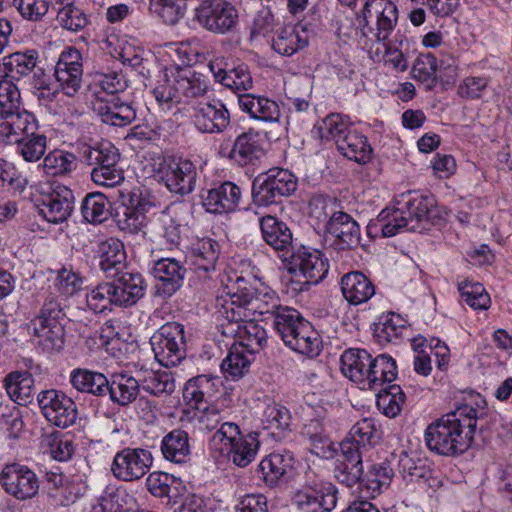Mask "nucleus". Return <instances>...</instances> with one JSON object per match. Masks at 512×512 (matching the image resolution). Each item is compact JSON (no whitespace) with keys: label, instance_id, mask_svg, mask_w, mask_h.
Here are the masks:
<instances>
[{"label":"nucleus","instance_id":"51","mask_svg":"<svg viewBox=\"0 0 512 512\" xmlns=\"http://www.w3.org/2000/svg\"><path fill=\"white\" fill-rule=\"evenodd\" d=\"M251 361L252 355L244 351L243 347L233 343L228 355L221 363V371L226 379L237 381L248 373Z\"/></svg>","mask_w":512,"mask_h":512},{"label":"nucleus","instance_id":"48","mask_svg":"<svg viewBox=\"0 0 512 512\" xmlns=\"http://www.w3.org/2000/svg\"><path fill=\"white\" fill-rule=\"evenodd\" d=\"M353 125L345 116L332 113L315 124L312 133L322 141H333L335 145L350 131Z\"/></svg>","mask_w":512,"mask_h":512},{"label":"nucleus","instance_id":"41","mask_svg":"<svg viewBox=\"0 0 512 512\" xmlns=\"http://www.w3.org/2000/svg\"><path fill=\"white\" fill-rule=\"evenodd\" d=\"M4 388L7 395L15 403L25 406L34 394V378L28 371H12L4 378Z\"/></svg>","mask_w":512,"mask_h":512},{"label":"nucleus","instance_id":"5","mask_svg":"<svg viewBox=\"0 0 512 512\" xmlns=\"http://www.w3.org/2000/svg\"><path fill=\"white\" fill-rule=\"evenodd\" d=\"M210 448L219 452L238 467H246L256 458L260 448L258 434L242 435L238 424H226L218 433H213L209 441Z\"/></svg>","mask_w":512,"mask_h":512},{"label":"nucleus","instance_id":"43","mask_svg":"<svg viewBox=\"0 0 512 512\" xmlns=\"http://www.w3.org/2000/svg\"><path fill=\"white\" fill-rule=\"evenodd\" d=\"M175 77L184 102L203 97L209 91L210 82L208 77L191 68L178 70Z\"/></svg>","mask_w":512,"mask_h":512},{"label":"nucleus","instance_id":"57","mask_svg":"<svg viewBox=\"0 0 512 512\" xmlns=\"http://www.w3.org/2000/svg\"><path fill=\"white\" fill-rule=\"evenodd\" d=\"M81 214L88 223H103L110 214L107 197L101 192L87 194L81 204Z\"/></svg>","mask_w":512,"mask_h":512},{"label":"nucleus","instance_id":"17","mask_svg":"<svg viewBox=\"0 0 512 512\" xmlns=\"http://www.w3.org/2000/svg\"><path fill=\"white\" fill-rule=\"evenodd\" d=\"M191 119L195 129L206 134L223 133L231 123L230 112L221 100L199 102L192 107Z\"/></svg>","mask_w":512,"mask_h":512},{"label":"nucleus","instance_id":"63","mask_svg":"<svg viewBox=\"0 0 512 512\" xmlns=\"http://www.w3.org/2000/svg\"><path fill=\"white\" fill-rule=\"evenodd\" d=\"M116 295L110 281L101 282L86 294V303L94 313L111 311L112 306H118Z\"/></svg>","mask_w":512,"mask_h":512},{"label":"nucleus","instance_id":"3","mask_svg":"<svg viewBox=\"0 0 512 512\" xmlns=\"http://www.w3.org/2000/svg\"><path fill=\"white\" fill-rule=\"evenodd\" d=\"M228 288V299H217V313L231 319L254 318L269 315L273 319L284 306L277 294L269 288L256 289L247 285L243 277H237Z\"/></svg>","mask_w":512,"mask_h":512},{"label":"nucleus","instance_id":"16","mask_svg":"<svg viewBox=\"0 0 512 512\" xmlns=\"http://www.w3.org/2000/svg\"><path fill=\"white\" fill-rule=\"evenodd\" d=\"M0 483L7 494L20 501L33 498L39 490L35 472L19 463L4 466L0 473Z\"/></svg>","mask_w":512,"mask_h":512},{"label":"nucleus","instance_id":"36","mask_svg":"<svg viewBox=\"0 0 512 512\" xmlns=\"http://www.w3.org/2000/svg\"><path fill=\"white\" fill-rule=\"evenodd\" d=\"M369 366L363 389L376 391L383 388L385 384L392 385L391 383L397 377L396 361L388 354H380L372 358Z\"/></svg>","mask_w":512,"mask_h":512},{"label":"nucleus","instance_id":"29","mask_svg":"<svg viewBox=\"0 0 512 512\" xmlns=\"http://www.w3.org/2000/svg\"><path fill=\"white\" fill-rule=\"evenodd\" d=\"M341 453L338 455L334 476L337 481L347 487L360 484L363 476V456L356 452L351 444H340Z\"/></svg>","mask_w":512,"mask_h":512},{"label":"nucleus","instance_id":"26","mask_svg":"<svg viewBox=\"0 0 512 512\" xmlns=\"http://www.w3.org/2000/svg\"><path fill=\"white\" fill-rule=\"evenodd\" d=\"M217 243L209 238L198 239L192 243L186 254V261L199 278H210L216 270L218 260Z\"/></svg>","mask_w":512,"mask_h":512},{"label":"nucleus","instance_id":"44","mask_svg":"<svg viewBox=\"0 0 512 512\" xmlns=\"http://www.w3.org/2000/svg\"><path fill=\"white\" fill-rule=\"evenodd\" d=\"M163 457L176 464H184L190 460V445L187 432L175 429L165 435L161 441Z\"/></svg>","mask_w":512,"mask_h":512},{"label":"nucleus","instance_id":"40","mask_svg":"<svg viewBox=\"0 0 512 512\" xmlns=\"http://www.w3.org/2000/svg\"><path fill=\"white\" fill-rule=\"evenodd\" d=\"M336 147L343 156L359 164H366L372 158L373 149L367 137L355 127L346 132Z\"/></svg>","mask_w":512,"mask_h":512},{"label":"nucleus","instance_id":"21","mask_svg":"<svg viewBox=\"0 0 512 512\" xmlns=\"http://www.w3.org/2000/svg\"><path fill=\"white\" fill-rule=\"evenodd\" d=\"M151 273L157 281L155 294L168 299L182 287L186 269L175 258H161L153 262Z\"/></svg>","mask_w":512,"mask_h":512},{"label":"nucleus","instance_id":"9","mask_svg":"<svg viewBox=\"0 0 512 512\" xmlns=\"http://www.w3.org/2000/svg\"><path fill=\"white\" fill-rule=\"evenodd\" d=\"M150 343L160 365L176 366L185 357L184 326L177 322H168L154 333Z\"/></svg>","mask_w":512,"mask_h":512},{"label":"nucleus","instance_id":"62","mask_svg":"<svg viewBox=\"0 0 512 512\" xmlns=\"http://www.w3.org/2000/svg\"><path fill=\"white\" fill-rule=\"evenodd\" d=\"M141 389L155 397L170 395L175 389L172 375L166 371H150L140 379Z\"/></svg>","mask_w":512,"mask_h":512},{"label":"nucleus","instance_id":"61","mask_svg":"<svg viewBox=\"0 0 512 512\" xmlns=\"http://www.w3.org/2000/svg\"><path fill=\"white\" fill-rule=\"evenodd\" d=\"M442 65L443 62L438 65L436 57L431 53H422L414 61L412 77L421 82L427 90H430L437 82V71L441 69Z\"/></svg>","mask_w":512,"mask_h":512},{"label":"nucleus","instance_id":"25","mask_svg":"<svg viewBox=\"0 0 512 512\" xmlns=\"http://www.w3.org/2000/svg\"><path fill=\"white\" fill-rule=\"evenodd\" d=\"M327 234L333 238L332 245L338 250L356 248L361 240L358 223L346 212H334L327 224Z\"/></svg>","mask_w":512,"mask_h":512},{"label":"nucleus","instance_id":"50","mask_svg":"<svg viewBox=\"0 0 512 512\" xmlns=\"http://www.w3.org/2000/svg\"><path fill=\"white\" fill-rule=\"evenodd\" d=\"M39 52L35 49H27L25 51L15 52L5 56L3 66L7 74L15 80H20L31 74L37 66Z\"/></svg>","mask_w":512,"mask_h":512},{"label":"nucleus","instance_id":"14","mask_svg":"<svg viewBox=\"0 0 512 512\" xmlns=\"http://www.w3.org/2000/svg\"><path fill=\"white\" fill-rule=\"evenodd\" d=\"M39 407L52 425L67 428L77 420V407L74 401L62 391L48 389L37 396Z\"/></svg>","mask_w":512,"mask_h":512},{"label":"nucleus","instance_id":"7","mask_svg":"<svg viewBox=\"0 0 512 512\" xmlns=\"http://www.w3.org/2000/svg\"><path fill=\"white\" fill-rule=\"evenodd\" d=\"M297 188V178L289 170L271 168L258 175L252 182V199L258 206L277 203L282 197H288Z\"/></svg>","mask_w":512,"mask_h":512},{"label":"nucleus","instance_id":"55","mask_svg":"<svg viewBox=\"0 0 512 512\" xmlns=\"http://www.w3.org/2000/svg\"><path fill=\"white\" fill-rule=\"evenodd\" d=\"M151 92L159 107L164 111H170L181 102H184L178 89L175 74H173L172 78L164 74L162 78L157 81Z\"/></svg>","mask_w":512,"mask_h":512},{"label":"nucleus","instance_id":"64","mask_svg":"<svg viewBox=\"0 0 512 512\" xmlns=\"http://www.w3.org/2000/svg\"><path fill=\"white\" fill-rule=\"evenodd\" d=\"M458 290L462 300L471 308L475 310H486L489 308L490 296L481 283L465 279L458 282Z\"/></svg>","mask_w":512,"mask_h":512},{"label":"nucleus","instance_id":"28","mask_svg":"<svg viewBox=\"0 0 512 512\" xmlns=\"http://www.w3.org/2000/svg\"><path fill=\"white\" fill-rule=\"evenodd\" d=\"M262 238L266 244L275 251L282 253L285 260L292 253V232L287 224L272 215H265L259 219Z\"/></svg>","mask_w":512,"mask_h":512},{"label":"nucleus","instance_id":"45","mask_svg":"<svg viewBox=\"0 0 512 512\" xmlns=\"http://www.w3.org/2000/svg\"><path fill=\"white\" fill-rule=\"evenodd\" d=\"M149 232L155 238L164 240V244L169 249L180 244L181 225L164 211L153 215L150 220Z\"/></svg>","mask_w":512,"mask_h":512},{"label":"nucleus","instance_id":"46","mask_svg":"<svg viewBox=\"0 0 512 512\" xmlns=\"http://www.w3.org/2000/svg\"><path fill=\"white\" fill-rule=\"evenodd\" d=\"M406 329L407 320L390 312L378 318V322L374 324L373 336L380 345H385L402 338Z\"/></svg>","mask_w":512,"mask_h":512},{"label":"nucleus","instance_id":"38","mask_svg":"<svg viewBox=\"0 0 512 512\" xmlns=\"http://www.w3.org/2000/svg\"><path fill=\"white\" fill-rule=\"evenodd\" d=\"M372 356L365 349L349 348L340 358L341 371L350 380L363 389L365 376L371 364Z\"/></svg>","mask_w":512,"mask_h":512},{"label":"nucleus","instance_id":"33","mask_svg":"<svg viewBox=\"0 0 512 512\" xmlns=\"http://www.w3.org/2000/svg\"><path fill=\"white\" fill-rule=\"evenodd\" d=\"M97 254L100 270L106 278L117 275V272L128 267L124 244L118 238L110 237L101 241Z\"/></svg>","mask_w":512,"mask_h":512},{"label":"nucleus","instance_id":"23","mask_svg":"<svg viewBox=\"0 0 512 512\" xmlns=\"http://www.w3.org/2000/svg\"><path fill=\"white\" fill-rule=\"evenodd\" d=\"M75 196L73 191L64 185H56L52 192L45 195L39 205V214L50 223H62L66 221L73 209Z\"/></svg>","mask_w":512,"mask_h":512},{"label":"nucleus","instance_id":"4","mask_svg":"<svg viewBox=\"0 0 512 512\" xmlns=\"http://www.w3.org/2000/svg\"><path fill=\"white\" fill-rule=\"evenodd\" d=\"M69 301L51 291H47L38 315L31 321L39 344L48 352H59L65 344L64 321L67 318Z\"/></svg>","mask_w":512,"mask_h":512},{"label":"nucleus","instance_id":"18","mask_svg":"<svg viewBox=\"0 0 512 512\" xmlns=\"http://www.w3.org/2000/svg\"><path fill=\"white\" fill-rule=\"evenodd\" d=\"M59 89L67 95H75L82 86V55L75 48L65 49L59 56L54 69Z\"/></svg>","mask_w":512,"mask_h":512},{"label":"nucleus","instance_id":"22","mask_svg":"<svg viewBox=\"0 0 512 512\" xmlns=\"http://www.w3.org/2000/svg\"><path fill=\"white\" fill-rule=\"evenodd\" d=\"M113 292L118 301V307H130L136 304L144 295L147 284L143 276L129 267L109 276Z\"/></svg>","mask_w":512,"mask_h":512},{"label":"nucleus","instance_id":"6","mask_svg":"<svg viewBox=\"0 0 512 512\" xmlns=\"http://www.w3.org/2000/svg\"><path fill=\"white\" fill-rule=\"evenodd\" d=\"M398 18V8L392 0H367L356 20L366 42L380 43L389 40Z\"/></svg>","mask_w":512,"mask_h":512},{"label":"nucleus","instance_id":"13","mask_svg":"<svg viewBox=\"0 0 512 512\" xmlns=\"http://www.w3.org/2000/svg\"><path fill=\"white\" fill-rule=\"evenodd\" d=\"M152 464L153 456L150 450L125 447L114 455L111 472L120 481L132 482L145 476Z\"/></svg>","mask_w":512,"mask_h":512},{"label":"nucleus","instance_id":"42","mask_svg":"<svg viewBox=\"0 0 512 512\" xmlns=\"http://www.w3.org/2000/svg\"><path fill=\"white\" fill-rule=\"evenodd\" d=\"M141 390L140 379L135 377L117 373L112 375L111 380L108 381V391L112 402L120 406H127L134 402Z\"/></svg>","mask_w":512,"mask_h":512},{"label":"nucleus","instance_id":"12","mask_svg":"<svg viewBox=\"0 0 512 512\" xmlns=\"http://www.w3.org/2000/svg\"><path fill=\"white\" fill-rule=\"evenodd\" d=\"M159 174L170 192L188 195L194 191L198 169L189 159L166 158L160 163Z\"/></svg>","mask_w":512,"mask_h":512},{"label":"nucleus","instance_id":"58","mask_svg":"<svg viewBox=\"0 0 512 512\" xmlns=\"http://www.w3.org/2000/svg\"><path fill=\"white\" fill-rule=\"evenodd\" d=\"M291 413L288 408L279 403H268L262 414V423L265 429L277 431V436L283 437L287 431H290Z\"/></svg>","mask_w":512,"mask_h":512},{"label":"nucleus","instance_id":"10","mask_svg":"<svg viewBox=\"0 0 512 512\" xmlns=\"http://www.w3.org/2000/svg\"><path fill=\"white\" fill-rule=\"evenodd\" d=\"M289 270L305 278V281L291 279L290 285L294 291L307 290L310 285L321 282L329 271V262L318 250L300 249L297 253H291Z\"/></svg>","mask_w":512,"mask_h":512},{"label":"nucleus","instance_id":"27","mask_svg":"<svg viewBox=\"0 0 512 512\" xmlns=\"http://www.w3.org/2000/svg\"><path fill=\"white\" fill-rule=\"evenodd\" d=\"M225 155L240 166L255 165L265 155L264 141L258 132L248 130L236 137Z\"/></svg>","mask_w":512,"mask_h":512},{"label":"nucleus","instance_id":"20","mask_svg":"<svg viewBox=\"0 0 512 512\" xmlns=\"http://www.w3.org/2000/svg\"><path fill=\"white\" fill-rule=\"evenodd\" d=\"M295 458L290 451L273 452L258 464L261 478L268 487H281L293 478Z\"/></svg>","mask_w":512,"mask_h":512},{"label":"nucleus","instance_id":"30","mask_svg":"<svg viewBox=\"0 0 512 512\" xmlns=\"http://www.w3.org/2000/svg\"><path fill=\"white\" fill-rule=\"evenodd\" d=\"M76 151L83 161L93 166L91 171L119 166L120 154L110 142H78Z\"/></svg>","mask_w":512,"mask_h":512},{"label":"nucleus","instance_id":"2","mask_svg":"<svg viewBox=\"0 0 512 512\" xmlns=\"http://www.w3.org/2000/svg\"><path fill=\"white\" fill-rule=\"evenodd\" d=\"M436 216V200L432 194L409 193L403 207L383 209L368 225V233L393 237L405 228L422 232L428 229Z\"/></svg>","mask_w":512,"mask_h":512},{"label":"nucleus","instance_id":"56","mask_svg":"<svg viewBox=\"0 0 512 512\" xmlns=\"http://www.w3.org/2000/svg\"><path fill=\"white\" fill-rule=\"evenodd\" d=\"M41 167L48 176H66L76 169V156L71 152L56 149L44 157Z\"/></svg>","mask_w":512,"mask_h":512},{"label":"nucleus","instance_id":"32","mask_svg":"<svg viewBox=\"0 0 512 512\" xmlns=\"http://www.w3.org/2000/svg\"><path fill=\"white\" fill-rule=\"evenodd\" d=\"M38 123L35 116L23 109L20 105L18 111H13L0 122V137L13 143L37 131Z\"/></svg>","mask_w":512,"mask_h":512},{"label":"nucleus","instance_id":"39","mask_svg":"<svg viewBox=\"0 0 512 512\" xmlns=\"http://www.w3.org/2000/svg\"><path fill=\"white\" fill-rule=\"evenodd\" d=\"M307 45V32L301 25L282 27L272 39V48L283 56H292Z\"/></svg>","mask_w":512,"mask_h":512},{"label":"nucleus","instance_id":"24","mask_svg":"<svg viewBox=\"0 0 512 512\" xmlns=\"http://www.w3.org/2000/svg\"><path fill=\"white\" fill-rule=\"evenodd\" d=\"M201 198L207 212L228 214L239 208L242 191L237 184L225 181L202 193Z\"/></svg>","mask_w":512,"mask_h":512},{"label":"nucleus","instance_id":"19","mask_svg":"<svg viewBox=\"0 0 512 512\" xmlns=\"http://www.w3.org/2000/svg\"><path fill=\"white\" fill-rule=\"evenodd\" d=\"M92 108L103 123L111 126H128L137 116L133 105L115 94L97 95Z\"/></svg>","mask_w":512,"mask_h":512},{"label":"nucleus","instance_id":"59","mask_svg":"<svg viewBox=\"0 0 512 512\" xmlns=\"http://www.w3.org/2000/svg\"><path fill=\"white\" fill-rule=\"evenodd\" d=\"M376 391V404L378 409L389 418L398 416L406 399L401 387L392 384Z\"/></svg>","mask_w":512,"mask_h":512},{"label":"nucleus","instance_id":"54","mask_svg":"<svg viewBox=\"0 0 512 512\" xmlns=\"http://www.w3.org/2000/svg\"><path fill=\"white\" fill-rule=\"evenodd\" d=\"M302 435L310 442V450L313 454L328 458L333 455L331 441L328 438L322 420L312 419L304 425Z\"/></svg>","mask_w":512,"mask_h":512},{"label":"nucleus","instance_id":"1","mask_svg":"<svg viewBox=\"0 0 512 512\" xmlns=\"http://www.w3.org/2000/svg\"><path fill=\"white\" fill-rule=\"evenodd\" d=\"M479 411L462 405L429 424L424 439L430 451L441 456H457L466 452L474 439Z\"/></svg>","mask_w":512,"mask_h":512},{"label":"nucleus","instance_id":"15","mask_svg":"<svg viewBox=\"0 0 512 512\" xmlns=\"http://www.w3.org/2000/svg\"><path fill=\"white\" fill-rule=\"evenodd\" d=\"M336 493L332 484L314 479L295 493L293 502L302 512H331L337 503Z\"/></svg>","mask_w":512,"mask_h":512},{"label":"nucleus","instance_id":"34","mask_svg":"<svg viewBox=\"0 0 512 512\" xmlns=\"http://www.w3.org/2000/svg\"><path fill=\"white\" fill-rule=\"evenodd\" d=\"M239 107L250 118L266 123H276L280 120L281 111L279 105L264 96L254 94H240Z\"/></svg>","mask_w":512,"mask_h":512},{"label":"nucleus","instance_id":"35","mask_svg":"<svg viewBox=\"0 0 512 512\" xmlns=\"http://www.w3.org/2000/svg\"><path fill=\"white\" fill-rule=\"evenodd\" d=\"M343 297L351 305H360L367 302L375 294L372 281L360 271L344 274L340 281Z\"/></svg>","mask_w":512,"mask_h":512},{"label":"nucleus","instance_id":"8","mask_svg":"<svg viewBox=\"0 0 512 512\" xmlns=\"http://www.w3.org/2000/svg\"><path fill=\"white\" fill-rule=\"evenodd\" d=\"M219 331L225 337L236 339L234 343L243 347L249 355L260 352L268 342L266 330L258 324L254 318L231 319L230 317H220L217 313Z\"/></svg>","mask_w":512,"mask_h":512},{"label":"nucleus","instance_id":"49","mask_svg":"<svg viewBox=\"0 0 512 512\" xmlns=\"http://www.w3.org/2000/svg\"><path fill=\"white\" fill-rule=\"evenodd\" d=\"M379 438L375 422L371 418H364L352 426L349 437L340 444H351L356 452L365 454Z\"/></svg>","mask_w":512,"mask_h":512},{"label":"nucleus","instance_id":"11","mask_svg":"<svg viewBox=\"0 0 512 512\" xmlns=\"http://www.w3.org/2000/svg\"><path fill=\"white\" fill-rule=\"evenodd\" d=\"M195 17L206 30L225 34L232 31L238 23V11L225 0H206L195 9Z\"/></svg>","mask_w":512,"mask_h":512},{"label":"nucleus","instance_id":"52","mask_svg":"<svg viewBox=\"0 0 512 512\" xmlns=\"http://www.w3.org/2000/svg\"><path fill=\"white\" fill-rule=\"evenodd\" d=\"M393 478V470L386 462L371 465L368 472L362 476L360 487L366 491L368 497L374 498L387 488Z\"/></svg>","mask_w":512,"mask_h":512},{"label":"nucleus","instance_id":"53","mask_svg":"<svg viewBox=\"0 0 512 512\" xmlns=\"http://www.w3.org/2000/svg\"><path fill=\"white\" fill-rule=\"evenodd\" d=\"M216 81L235 92L238 96L253 87V79L246 64H239L232 69L219 68Z\"/></svg>","mask_w":512,"mask_h":512},{"label":"nucleus","instance_id":"31","mask_svg":"<svg viewBox=\"0 0 512 512\" xmlns=\"http://www.w3.org/2000/svg\"><path fill=\"white\" fill-rule=\"evenodd\" d=\"M222 380L219 376L202 374L189 379L183 389L187 403L200 409V405L211 401L219 392Z\"/></svg>","mask_w":512,"mask_h":512},{"label":"nucleus","instance_id":"60","mask_svg":"<svg viewBox=\"0 0 512 512\" xmlns=\"http://www.w3.org/2000/svg\"><path fill=\"white\" fill-rule=\"evenodd\" d=\"M150 12L167 25L177 24L187 10L186 0H149Z\"/></svg>","mask_w":512,"mask_h":512},{"label":"nucleus","instance_id":"37","mask_svg":"<svg viewBox=\"0 0 512 512\" xmlns=\"http://www.w3.org/2000/svg\"><path fill=\"white\" fill-rule=\"evenodd\" d=\"M284 342L291 350L314 357L319 355L322 349V339L318 331L308 320H304L298 326V329Z\"/></svg>","mask_w":512,"mask_h":512},{"label":"nucleus","instance_id":"47","mask_svg":"<svg viewBox=\"0 0 512 512\" xmlns=\"http://www.w3.org/2000/svg\"><path fill=\"white\" fill-rule=\"evenodd\" d=\"M108 381L104 374L87 369L77 368L70 374V383L77 391L95 396L107 394Z\"/></svg>","mask_w":512,"mask_h":512}]
</instances>
